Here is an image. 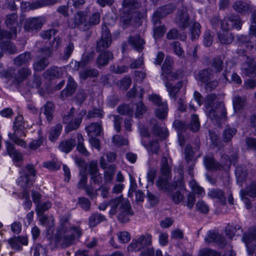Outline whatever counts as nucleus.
<instances>
[{"label":"nucleus","instance_id":"nucleus-1","mask_svg":"<svg viewBox=\"0 0 256 256\" xmlns=\"http://www.w3.org/2000/svg\"><path fill=\"white\" fill-rule=\"evenodd\" d=\"M70 217V213L61 217L60 224L55 234L56 244L62 248L73 244L76 238H79L82 234V230L79 226L70 224L69 222Z\"/></svg>","mask_w":256,"mask_h":256},{"label":"nucleus","instance_id":"nucleus-2","mask_svg":"<svg viewBox=\"0 0 256 256\" xmlns=\"http://www.w3.org/2000/svg\"><path fill=\"white\" fill-rule=\"evenodd\" d=\"M110 209L109 214L112 216L118 214V220L121 223L130 220L129 216L134 214L129 202L122 196H118L110 201Z\"/></svg>","mask_w":256,"mask_h":256},{"label":"nucleus","instance_id":"nucleus-3","mask_svg":"<svg viewBox=\"0 0 256 256\" xmlns=\"http://www.w3.org/2000/svg\"><path fill=\"white\" fill-rule=\"evenodd\" d=\"M207 115L215 124L220 126L227 120V112L224 104L222 102H216L208 110Z\"/></svg>","mask_w":256,"mask_h":256},{"label":"nucleus","instance_id":"nucleus-4","mask_svg":"<svg viewBox=\"0 0 256 256\" xmlns=\"http://www.w3.org/2000/svg\"><path fill=\"white\" fill-rule=\"evenodd\" d=\"M20 174L18 184L22 188L27 189L33 184L36 176V170L33 165L27 164L20 170Z\"/></svg>","mask_w":256,"mask_h":256},{"label":"nucleus","instance_id":"nucleus-5","mask_svg":"<svg viewBox=\"0 0 256 256\" xmlns=\"http://www.w3.org/2000/svg\"><path fill=\"white\" fill-rule=\"evenodd\" d=\"M140 6V4L134 0H123L122 8L120 14V24L124 28H127L130 24L132 18V14Z\"/></svg>","mask_w":256,"mask_h":256},{"label":"nucleus","instance_id":"nucleus-6","mask_svg":"<svg viewBox=\"0 0 256 256\" xmlns=\"http://www.w3.org/2000/svg\"><path fill=\"white\" fill-rule=\"evenodd\" d=\"M74 108H72L70 112L63 116V122L68 123L66 128V130L68 132L76 130L80 126L82 119L86 115V111L84 109L80 110L77 112V116L76 118L74 115Z\"/></svg>","mask_w":256,"mask_h":256},{"label":"nucleus","instance_id":"nucleus-7","mask_svg":"<svg viewBox=\"0 0 256 256\" xmlns=\"http://www.w3.org/2000/svg\"><path fill=\"white\" fill-rule=\"evenodd\" d=\"M112 42V36L110 31L106 26H104L102 27L101 38L96 42V52H100L104 51L110 46Z\"/></svg>","mask_w":256,"mask_h":256},{"label":"nucleus","instance_id":"nucleus-8","mask_svg":"<svg viewBox=\"0 0 256 256\" xmlns=\"http://www.w3.org/2000/svg\"><path fill=\"white\" fill-rule=\"evenodd\" d=\"M150 99L158 106L155 110L156 116L160 120L165 119L168 110L166 102H162L160 97L158 95H152Z\"/></svg>","mask_w":256,"mask_h":256},{"label":"nucleus","instance_id":"nucleus-9","mask_svg":"<svg viewBox=\"0 0 256 256\" xmlns=\"http://www.w3.org/2000/svg\"><path fill=\"white\" fill-rule=\"evenodd\" d=\"M152 243V236L146 234L140 236L138 239L134 240L128 246L129 250L138 251L144 249Z\"/></svg>","mask_w":256,"mask_h":256},{"label":"nucleus","instance_id":"nucleus-10","mask_svg":"<svg viewBox=\"0 0 256 256\" xmlns=\"http://www.w3.org/2000/svg\"><path fill=\"white\" fill-rule=\"evenodd\" d=\"M222 158H224L226 161L221 164L216 162L212 155L206 156L204 158V163L206 169L208 170H216L223 167L224 166H229L231 162L228 156H224Z\"/></svg>","mask_w":256,"mask_h":256},{"label":"nucleus","instance_id":"nucleus-11","mask_svg":"<svg viewBox=\"0 0 256 256\" xmlns=\"http://www.w3.org/2000/svg\"><path fill=\"white\" fill-rule=\"evenodd\" d=\"M242 239L247 247L248 254L252 255L256 246V228H252L247 234H244Z\"/></svg>","mask_w":256,"mask_h":256},{"label":"nucleus","instance_id":"nucleus-12","mask_svg":"<svg viewBox=\"0 0 256 256\" xmlns=\"http://www.w3.org/2000/svg\"><path fill=\"white\" fill-rule=\"evenodd\" d=\"M72 23L70 26L72 28H78L83 31L88 30L87 28V22L86 15L84 12H78L74 15V18L72 19Z\"/></svg>","mask_w":256,"mask_h":256},{"label":"nucleus","instance_id":"nucleus-13","mask_svg":"<svg viewBox=\"0 0 256 256\" xmlns=\"http://www.w3.org/2000/svg\"><path fill=\"white\" fill-rule=\"evenodd\" d=\"M204 241L208 244L214 242L220 248H222L226 244L225 238L216 230L208 231Z\"/></svg>","mask_w":256,"mask_h":256},{"label":"nucleus","instance_id":"nucleus-14","mask_svg":"<svg viewBox=\"0 0 256 256\" xmlns=\"http://www.w3.org/2000/svg\"><path fill=\"white\" fill-rule=\"evenodd\" d=\"M44 22V19L42 17L28 18L25 22L24 28L27 32L37 31L42 28Z\"/></svg>","mask_w":256,"mask_h":256},{"label":"nucleus","instance_id":"nucleus-15","mask_svg":"<svg viewBox=\"0 0 256 256\" xmlns=\"http://www.w3.org/2000/svg\"><path fill=\"white\" fill-rule=\"evenodd\" d=\"M18 16L16 14L13 13L8 14L6 16L5 22L8 28L10 30V36L12 38L16 37V29L18 25Z\"/></svg>","mask_w":256,"mask_h":256},{"label":"nucleus","instance_id":"nucleus-16","mask_svg":"<svg viewBox=\"0 0 256 256\" xmlns=\"http://www.w3.org/2000/svg\"><path fill=\"white\" fill-rule=\"evenodd\" d=\"M190 17L186 8L178 10L176 18V22L182 29H186L189 24Z\"/></svg>","mask_w":256,"mask_h":256},{"label":"nucleus","instance_id":"nucleus-17","mask_svg":"<svg viewBox=\"0 0 256 256\" xmlns=\"http://www.w3.org/2000/svg\"><path fill=\"white\" fill-rule=\"evenodd\" d=\"M237 40L238 48L237 49L236 52L239 54H244L246 48L250 50L256 48V45H250L251 42L250 41L249 37L248 36L240 35L238 36Z\"/></svg>","mask_w":256,"mask_h":256},{"label":"nucleus","instance_id":"nucleus-18","mask_svg":"<svg viewBox=\"0 0 256 256\" xmlns=\"http://www.w3.org/2000/svg\"><path fill=\"white\" fill-rule=\"evenodd\" d=\"M242 72L248 76L256 75V60L252 58H247L242 66Z\"/></svg>","mask_w":256,"mask_h":256},{"label":"nucleus","instance_id":"nucleus-19","mask_svg":"<svg viewBox=\"0 0 256 256\" xmlns=\"http://www.w3.org/2000/svg\"><path fill=\"white\" fill-rule=\"evenodd\" d=\"M170 177L160 176L156 181V185L159 190L164 192H168L176 188V184H170L169 180Z\"/></svg>","mask_w":256,"mask_h":256},{"label":"nucleus","instance_id":"nucleus-20","mask_svg":"<svg viewBox=\"0 0 256 256\" xmlns=\"http://www.w3.org/2000/svg\"><path fill=\"white\" fill-rule=\"evenodd\" d=\"M166 90L168 92L170 97L176 100L177 98V94L180 92V88L182 86V82L180 81L176 82L174 85L172 82L166 81L164 84Z\"/></svg>","mask_w":256,"mask_h":256},{"label":"nucleus","instance_id":"nucleus-21","mask_svg":"<svg viewBox=\"0 0 256 256\" xmlns=\"http://www.w3.org/2000/svg\"><path fill=\"white\" fill-rule=\"evenodd\" d=\"M100 52V54L98 56L96 60V65L98 68L106 66L109 62L112 60L114 58L113 54L109 50Z\"/></svg>","mask_w":256,"mask_h":256},{"label":"nucleus","instance_id":"nucleus-22","mask_svg":"<svg viewBox=\"0 0 256 256\" xmlns=\"http://www.w3.org/2000/svg\"><path fill=\"white\" fill-rule=\"evenodd\" d=\"M76 86V83L73 78L71 76H70L68 78L66 88L61 92V98L64 99L72 96L74 92Z\"/></svg>","mask_w":256,"mask_h":256},{"label":"nucleus","instance_id":"nucleus-23","mask_svg":"<svg viewBox=\"0 0 256 256\" xmlns=\"http://www.w3.org/2000/svg\"><path fill=\"white\" fill-rule=\"evenodd\" d=\"M26 136L24 132L22 131H20L18 130H15L14 134H9V138L17 145L20 146L23 148L27 147L25 141L20 138Z\"/></svg>","mask_w":256,"mask_h":256},{"label":"nucleus","instance_id":"nucleus-24","mask_svg":"<svg viewBox=\"0 0 256 256\" xmlns=\"http://www.w3.org/2000/svg\"><path fill=\"white\" fill-rule=\"evenodd\" d=\"M196 78L202 83L206 84L213 78V70L210 68L203 69L198 72Z\"/></svg>","mask_w":256,"mask_h":256},{"label":"nucleus","instance_id":"nucleus-25","mask_svg":"<svg viewBox=\"0 0 256 256\" xmlns=\"http://www.w3.org/2000/svg\"><path fill=\"white\" fill-rule=\"evenodd\" d=\"M76 145L74 138H70L62 141L59 146V150L66 154L70 152Z\"/></svg>","mask_w":256,"mask_h":256},{"label":"nucleus","instance_id":"nucleus-26","mask_svg":"<svg viewBox=\"0 0 256 256\" xmlns=\"http://www.w3.org/2000/svg\"><path fill=\"white\" fill-rule=\"evenodd\" d=\"M150 123H154L152 132L156 136H159L160 139H164L168 136V131L166 128L160 127L158 124L156 120H152Z\"/></svg>","mask_w":256,"mask_h":256},{"label":"nucleus","instance_id":"nucleus-27","mask_svg":"<svg viewBox=\"0 0 256 256\" xmlns=\"http://www.w3.org/2000/svg\"><path fill=\"white\" fill-rule=\"evenodd\" d=\"M86 130L89 136H96L102 130V125L98 122H92L86 128Z\"/></svg>","mask_w":256,"mask_h":256},{"label":"nucleus","instance_id":"nucleus-28","mask_svg":"<svg viewBox=\"0 0 256 256\" xmlns=\"http://www.w3.org/2000/svg\"><path fill=\"white\" fill-rule=\"evenodd\" d=\"M31 74L32 71L30 68L23 66L18 70L14 78L18 82H20L26 80Z\"/></svg>","mask_w":256,"mask_h":256},{"label":"nucleus","instance_id":"nucleus-29","mask_svg":"<svg viewBox=\"0 0 256 256\" xmlns=\"http://www.w3.org/2000/svg\"><path fill=\"white\" fill-rule=\"evenodd\" d=\"M128 42L138 52L142 51L143 50L144 45L145 44L144 40L139 36H130Z\"/></svg>","mask_w":256,"mask_h":256},{"label":"nucleus","instance_id":"nucleus-30","mask_svg":"<svg viewBox=\"0 0 256 256\" xmlns=\"http://www.w3.org/2000/svg\"><path fill=\"white\" fill-rule=\"evenodd\" d=\"M56 2V0H37L32 3H25L24 5L26 6L28 4L30 9L34 10L54 4Z\"/></svg>","mask_w":256,"mask_h":256},{"label":"nucleus","instance_id":"nucleus-31","mask_svg":"<svg viewBox=\"0 0 256 256\" xmlns=\"http://www.w3.org/2000/svg\"><path fill=\"white\" fill-rule=\"evenodd\" d=\"M32 59L31 54L30 52H24L14 60V63L16 66H21L26 64Z\"/></svg>","mask_w":256,"mask_h":256},{"label":"nucleus","instance_id":"nucleus-32","mask_svg":"<svg viewBox=\"0 0 256 256\" xmlns=\"http://www.w3.org/2000/svg\"><path fill=\"white\" fill-rule=\"evenodd\" d=\"M246 98L245 96H236L232 99V104L234 112L242 110L246 104Z\"/></svg>","mask_w":256,"mask_h":256},{"label":"nucleus","instance_id":"nucleus-33","mask_svg":"<svg viewBox=\"0 0 256 256\" xmlns=\"http://www.w3.org/2000/svg\"><path fill=\"white\" fill-rule=\"evenodd\" d=\"M6 150L8 154L16 162H19L22 158L20 153L18 152L14 146L10 142H6Z\"/></svg>","mask_w":256,"mask_h":256},{"label":"nucleus","instance_id":"nucleus-34","mask_svg":"<svg viewBox=\"0 0 256 256\" xmlns=\"http://www.w3.org/2000/svg\"><path fill=\"white\" fill-rule=\"evenodd\" d=\"M42 113H44V114L46 116L48 122H50L53 118V104L48 102L45 105H44V106L41 108L40 114Z\"/></svg>","mask_w":256,"mask_h":256},{"label":"nucleus","instance_id":"nucleus-35","mask_svg":"<svg viewBox=\"0 0 256 256\" xmlns=\"http://www.w3.org/2000/svg\"><path fill=\"white\" fill-rule=\"evenodd\" d=\"M63 74V68L56 66H52L48 68L44 72L46 77L60 78Z\"/></svg>","mask_w":256,"mask_h":256},{"label":"nucleus","instance_id":"nucleus-36","mask_svg":"<svg viewBox=\"0 0 256 256\" xmlns=\"http://www.w3.org/2000/svg\"><path fill=\"white\" fill-rule=\"evenodd\" d=\"M116 166L112 164L105 169L104 172V180L106 184L111 183L116 171Z\"/></svg>","mask_w":256,"mask_h":256},{"label":"nucleus","instance_id":"nucleus-37","mask_svg":"<svg viewBox=\"0 0 256 256\" xmlns=\"http://www.w3.org/2000/svg\"><path fill=\"white\" fill-rule=\"evenodd\" d=\"M160 174L162 176L170 177L171 167L168 164V160L165 156H162L160 162Z\"/></svg>","mask_w":256,"mask_h":256},{"label":"nucleus","instance_id":"nucleus-38","mask_svg":"<svg viewBox=\"0 0 256 256\" xmlns=\"http://www.w3.org/2000/svg\"><path fill=\"white\" fill-rule=\"evenodd\" d=\"M230 30L236 29L240 30L242 28V22L238 15H228Z\"/></svg>","mask_w":256,"mask_h":256},{"label":"nucleus","instance_id":"nucleus-39","mask_svg":"<svg viewBox=\"0 0 256 256\" xmlns=\"http://www.w3.org/2000/svg\"><path fill=\"white\" fill-rule=\"evenodd\" d=\"M218 35L219 40L223 44H229L232 42L234 39V35L228 32H219Z\"/></svg>","mask_w":256,"mask_h":256},{"label":"nucleus","instance_id":"nucleus-40","mask_svg":"<svg viewBox=\"0 0 256 256\" xmlns=\"http://www.w3.org/2000/svg\"><path fill=\"white\" fill-rule=\"evenodd\" d=\"M106 220V217L99 213H94L89 218V226L91 228L96 226L101 222Z\"/></svg>","mask_w":256,"mask_h":256},{"label":"nucleus","instance_id":"nucleus-41","mask_svg":"<svg viewBox=\"0 0 256 256\" xmlns=\"http://www.w3.org/2000/svg\"><path fill=\"white\" fill-rule=\"evenodd\" d=\"M49 64V61L48 58L42 57L36 60L33 64V68L34 70L40 72L45 69Z\"/></svg>","mask_w":256,"mask_h":256},{"label":"nucleus","instance_id":"nucleus-42","mask_svg":"<svg viewBox=\"0 0 256 256\" xmlns=\"http://www.w3.org/2000/svg\"><path fill=\"white\" fill-rule=\"evenodd\" d=\"M98 72L94 68H85L80 72V78L86 80L88 78H96L98 76Z\"/></svg>","mask_w":256,"mask_h":256},{"label":"nucleus","instance_id":"nucleus-43","mask_svg":"<svg viewBox=\"0 0 256 256\" xmlns=\"http://www.w3.org/2000/svg\"><path fill=\"white\" fill-rule=\"evenodd\" d=\"M0 48L4 51L10 54H14L17 52L15 45L10 41L7 40L0 43Z\"/></svg>","mask_w":256,"mask_h":256},{"label":"nucleus","instance_id":"nucleus-44","mask_svg":"<svg viewBox=\"0 0 256 256\" xmlns=\"http://www.w3.org/2000/svg\"><path fill=\"white\" fill-rule=\"evenodd\" d=\"M242 233V230L239 226H233L228 224L226 228V234L230 238H232L235 235H240Z\"/></svg>","mask_w":256,"mask_h":256},{"label":"nucleus","instance_id":"nucleus-45","mask_svg":"<svg viewBox=\"0 0 256 256\" xmlns=\"http://www.w3.org/2000/svg\"><path fill=\"white\" fill-rule=\"evenodd\" d=\"M62 126L61 124H58L54 126H52L49 132L48 138L52 142H54L60 136Z\"/></svg>","mask_w":256,"mask_h":256},{"label":"nucleus","instance_id":"nucleus-46","mask_svg":"<svg viewBox=\"0 0 256 256\" xmlns=\"http://www.w3.org/2000/svg\"><path fill=\"white\" fill-rule=\"evenodd\" d=\"M100 14L98 12H93L89 18L88 21L87 22V28L89 30L93 26L98 24L100 22Z\"/></svg>","mask_w":256,"mask_h":256},{"label":"nucleus","instance_id":"nucleus-47","mask_svg":"<svg viewBox=\"0 0 256 256\" xmlns=\"http://www.w3.org/2000/svg\"><path fill=\"white\" fill-rule=\"evenodd\" d=\"M233 8L235 10L239 13H246L250 9L249 5L242 1H236L233 4Z\"/></svg>","mask_w":256,"mask_h":256},{"label":"nucleus","instance_id":"nucleus-48","mask_svg":"<svg viewBox=\"0 0 256 256\" xmlns=\"http://www.w3.org/2000/svg\"><path fill=\"white\" fill-rule=\"evenodd\" d=\"M181 74L182 72L180 70H176L175 72L172 71L170 74H168L166 75L162 74V76L164 83L166 84V81L168 80V82H171L172 81L178 79Z\"/></svg>","mask_w":256,"mask_h":256},{"label":"nucleus","instance_id":"nucleus-49","mask_svg":"<svg viewBox=\"0 0 256 256\" xmlns=\"http://www.w3.org/2000/svg\"><path fill=\"white\" fill-rule=\"evenodd\" d=\"M208 196L212 198H216L222 202L225 200L223 192L219 188H213L210 190Z\"/></svg>","mask_w":256,"mask_h":256},{"label":"nucleus","instance_id":"nucleus-50","mask_svg":"<svg viewBox=\"0 0 256 256\" xmlns=\"http://www.w3.org/2000/svg\"><path fill=\"white\" fill-rule=\"evenodd\" d=\"M175 6L172 4H168L158 8L156 10L158 14H160L164 18L168 14L173 12Z\"/></svg>","mask_w":256,"mask_h":256},{"label":"nucleus","instance_id":"nucleus-51","mask_svg":"<svg viewBox=\"0 0 256 256\" xmlns=\"http://www.w3.org/2000/svg\"><path fill=\"white\" fill-rule=\"evenodd\" d=\"M77 139H78V144H77V150H78L84 156H88L89 155L88 152L84 144V138L81 134H78L77 135Z\"/></svg>","mask_w":256,"mask_h":256},{"label":"nucleus","instance_id":"nucleus-52","mask_svg":"<svg viewBox=\"0 0 256 256\" xmlns=\"http://www.w3.org/2000/svg\"><path fill=\"white\" fill-rule=\"evenodd\" d=\"M85 169L90 176L96 174L98 172L97 161L92 160L90 162L86 165Z\"/></svg>","mask_w":256,"mask_h":256},{"label":"nucleus","instance_id":"nucleus-53","mask_svg":"<svg viewBox=\"0 0 256 256\" xmlns=\"http://www.w3.org/2000/svg\"><path fill=\"white\" fill-rule=\"evenodd\" d=\"M188 129L192 132H197L200 128V123L198 116L196 114H193L190 120V124L188 126Z\"/></svg>","mask_w":256,"mask_h":256},{"label":"nucleus","instance_id":"nucleus-54","mask_svg":"<svg viewBox=\"0 0 256 256\" xmlns=\"http://www.w3.org/2000/svg\"><path fill=\"white\" fill-rule=\"evenodd\" d=\"M117 111L120 114L124 116H132L133 113V110L131 107L125 104L119 106L117 108Z\"/></svg>","mask_w":256,"mask_h":256},{"label":"nucleus","instance_id":"nucleus-55","mask_svg":"<svg viewBox=\"0 0 256 256\" xmlns=\"http://www.w3.org/2000/svg\"><path fill=\"white\" fill-rule=\"evenodd\" d=\"M236 130L235 128H226L222 134L224 141L228 142L231 140L233 136L236 134Z\"/></svg>","mask_w":256,"mask_h":256},{"label":"nucleus","instance_id":"nucleus-56","mask_svg":"<svg viewBox=\"0 0 256 256\" xmlns=\"http://www.w3.org/2000/svg\"><path fill=\"white\" fill-rule=\"evenodd\" d=\"M200 24L198 22H194L190 28L191 39L194 40L198 39L200 34Z\"/></svg>","mask_w":256,"mask_h":256},{"label":"nucleus","instance_id":"nucleus-57","mask_svg":"<svg viewBox=\"0 0 256 256\" xmlns=\"http://www.w3.org/2000/svg\"><path fill=\"white\" fill-rule=\"evenodd\" d=\"M52 206V203L50 201H46L44 203H39L36 206V212L38 216L42 214L43 213L50 208Z\"/></svg>","mask_w":256,"mask_h":256},{"label":"nucleus","instance_id":"nucleus-58","mask_svg":"<svg viewBox=\"0 0 256 256\" xmlns=\"http://www.w3.org/2000/svg\"><path fill=\"white\" fill-rule=\"evenodd\" d=\"M104 112L100 108H94L88 111L86 117L88 118H102L104 117Z\"/></svg>","mask_w":256,"mask_h":256},{"label":"nucleus","instance_id":"nucleus-59","mask_svg":"<svg viewBox=\"0 0 256 256\" xmlns=\"http://www.w3.org/2000/svg\"><path fill=\"white\" fill-rule=\"evenodd\" d=\"M42 78L39 76L34 74L32 78L28 80V86L32 88H38L42 84Z\"/></svg>","mask_w":256,"mask_h":256},{"label":"nucleus","instance_id":"nucleus-60","mask_svg":"<svg viewBox=\"0 0 256 256\" xmlns=\"http://www.w3.org/2000/svg\"><path fill=\"white\" fill-rule=\"evenodd\" d=\"M236 175L239 180H245L248 175L246 168L242 166H237L236 169Z\"/></svg>","mask_w":256,"mask_h":256},{"label":"nucleus","instance_id":"nucleus-61","mask_svg":"<svg viewBox=\"0 0 256 256\" xmlns=\"http://www.w3.org/2000/svg\"><path fill=\"white\" fill-rule=\"evenodd\" d=\"M94 54L92 53H88L84 55L82 60L78 62V68H82L87 66L93 59Z\"/></svg>","mask_w":256,"mask_h":256},{"label":"nucleus","instance_id":"nucleus-62","mask_svg":"<svg viewBox=\"0 0 256 256\" xmlns=\"http://www.w3.org/2000/svg\"><path fill=\"white\" fill-rule=\"evenodd\" d=\"M33 250L34 256H43L46 254L48 252L46 248L40 244H36Z\"/></svg>","mask_w":256,"mask_h":256},{"label":"nucleus","instance_id":"nucleus-63","mask_svg":"<svg viewBox=\"0 0 256 256\" xmlns=\"http://www.w3.org/2000/svg\"><path fill=\"white\" fill-rule=\"evenodd\" d=\"M172 60L170 58H166L164 63L162 66V74L166 75L168 74H170L172 72Z\"/></svg>","mask_w":256,"mask_h":256},{"label":"nucleus","instance_id":"nucleus-64","mask_svg":"<svg viewBox=\"0 0 256 256\" xmlns=\"http://www.w3.org/2000/svg\"><path fill=\"white\" fill-rule=\"evenodd\" d=\"M246 194L252 198L256 197V181L252 182L246 188Z\"/></svg>","mask_w":256,"mask_h":256}]
</instances>
